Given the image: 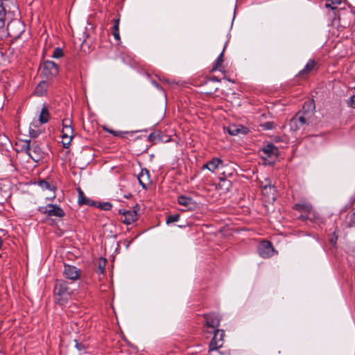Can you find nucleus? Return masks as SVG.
I'll list each match as a JSON object with an SVG mask.
<instances>
[{
	"instance_id": "nucleus-1",
	"label": "nucleus",
	"mask_w": 355,
	"mask_h": 355,
	"mask_svg": "<svg viewBox=\"0 0 355 355\" xmlns=\"http://www.w3.org/2000/svg\"><path fill=\"white\" fill-rule=\"evenodd\" d=\"M315 106L313 102H305L300 110L289 121L290 129L296 132L305 130L313 122Z\"/></svg>"
},
{
	"instance_id": "nucleus-2",
	"label": "nucleus",
	"mask_w": 355,
	"mask_h": 355,
	"mask_svg": "<svg viewBox=\"0 0 355 355\" xmlns=\"http://www.w3.org/2000/svg\"><path fill=\"white\" fill-rule=\"evenodd\" d=\"M53 293L55 302L63 304L69 300L73 291L69 287L66 281L57 279L54 285Z\"/></svg>"
},
{
	"instance_id": "nucleus-3",
	"label": "nucleus",
	"mask_w": 355,
	"mask_h": 355,
	"mask_svg": "<svg viewBox=\"0 0 355 355\" xmlns=\"http://www.w3.org/2000/svg\"><path fill=\"white\" fill-rule=\"evenodd\" d=\"M21 150L35 162H38L44 157V153L35 141L31 143L30 140L25 141Z\"/></svg>"
},
{
	"instance_id": "nucleus-4",
	"label": "nucleus",
	"mask_w": 355,
	"mask_h": 355,
	"mask_svg": "<svg viewBox=\"0 0 355 355\" xmlns=\"http://www.w3.org/2000/svg\"><path fill=\"white\" fill-rule=\"evenodd\" d=\"M203 332L205 334H212V331L218 329L221 318L214 313H205L203 315Z\"/></svg>"
},
{
	"instance_id": "nucleus-5",
	"label": "nucleus",
	"mask_w": 355,
	"mask_h": 355,
	"mask_svg": "<svg viewBox=\"0 0 355 355\" xmlns=\"http://www.w3.org/2000/svg\"><path fill=\"white\" fill-rule=\"evenodd\" d=\"M38 211L49 218H62L65 216L64 210L55 204H48L45 206L39 207Z\"/></svg>"
},
{
	"instance_id": "nucleus-6",
	"label": "nucleus",
	"mask_w": 355,
	"mask_h": 355,
	"mask_svg": "<svg viewBox=\"0 0 355 355\" xmlns=\"http://www.w3.org/2000/svg\"><path fill=\"white\" fill-rule=\"evenodd\" d=\"M6 31L9 36L17 38L24 31V25L20 20L13 19L8 23Z\"/></svg>"
},
{
	"instance_id": "nucleus-7",
	"label": "nucleus",
	"mask_w": 355,
	"mask_h": 355,
	"mask_svg": "<svg viewBox=\"0 0 355 355\" xmlns=\"http://www.w3.org/2000/svg\"><path fill=\"white\" fill-rule=\"evenodd\" d=\"M214 336L209 343V352L217 350L222 347L224 343L225 331L222 329L212 331Z\"/></svg>"
},
{
	"instance_id": "nucleus-8",
	"label": "nucleus",
	"mask_w": 355,
	"mask_h": 355,
	"mask_svg": "<svg viewBox=\"0 0 355 355\" xmlns=\"http://www.w3.org/2000/svg\"><path fill=\"white\" fill-rule=\"evenodd\" d=\"M58 71V66L54 62L50 60L44 62L42 73L47 79H51L56 76Z\"/></svg>"
},
{
	"instance_id": "nucleus-9",
	"label": "nucleus",
	"mask_w": 355,
	"mask_h": 355,
	"mask_svg": "<svg viewBox=\"0 0 355 355\" xmlns=\"http://www.w3.org/2000/svg\"><path fill=\"white\" fill-rule=\"evenodd\" d=\"M137 209V205L134 207L132 210L119 209V213L123 216L121 220L125 225L133 223L138 218Z\"/></svg>"
},
{
	"instance_id": "nucleus-10",
	"label": "nucleus",
	"mask_w": 355,
	"mask_h": 355,
	"mask_svg": "<svg viewBox=\"0 0 355 355\" xmlns=\"http://www.w3.org/2000/svg\"><path fill=\"white\" fill-rule=\"evenodd\" d=\"M259 254L262 258H269L274 252V248L268 241H262L258 245Z\"/></svg>"
},
{
	"instance_id": "nucleus-11",
	"label": "nucleus",
	"mask_w": 355,
	"mask_h": 355,
	"mask_svg": "<svg viewBox=\"0 0 355 355\" xmlns=\"http://www.w3.org/2000/svg\"><path fill=\"white\" fill-rule=\"evenodd\" d=\"M81 270L76 266L71 265H64L63 270L64 276L69 279L75 281L80 278Z\"/></svg>"
},
{
	"instance_id": "nucleus-12",
	"label": "nucleus",
	"mask_w": 355,
	"mask_h": 355,
	"mask_svg": "<svg viewBox=\"0 0 355 355\" xmlns=\"http://www.w3.org/2000/svg\"><path fill=\"white\" fill-rule=\"evenodd\" d=\"M317 62L311 59L308 61L304 67L298 73L297 76L302 78H306L309 76L310 73L316 69Z\"/></svg>"
},
{
	"instance_id": "nucleus-13",
	"label": "nucleus",
	"mask_w": 355,
	"mask_h": 355,
	"mask_svg": "<svg viewBox=\"0 0 355 355\" xmlns=\"http://www.w3.org/2000/svg\"><path fill=\"white\" fill-rule=\"evenodd\" d=\"M137 180L143 189H147L148 185L150 184L149 171L146 168L141 169L137 176Z\"/></svg>"
},
{
	"instance_id": "nucleus-14",
	"label": "nucleus",
	"mask_w": 355,
	"mask_h": 355,
	"mask_svg": "<svg viewBox=\"0 0 355 355\" xmlns=\"http://www.w3.org/2000/svg\"><path fill=\"white\" fill-rule=\"evenodd\" d=\"M223 162L218 157H214L202 166V169H207L211 172H214L220 166L223 165Z\"/></svg>"
},
{
	"instance_id": "nucleus-15",
	"label": "nucleus",
	"mask_w": 355,
	"mask_h": 355,
	"mask_svg": "<svg viewBox=\"0 0 355 355\" xmlns=\"http://www.w3.org/2000/svg\"><path fill=\"white\" fill-rule=\"evenodd\" d=\"M264 157L276 158L278 156V148L272 144H268L263 149Z\"/></svg>"
},
{
	"instance_id": "nucleus-16",
	"label": "nucleus",
	"mask_w": 355,
	"mask_h": 355,
	"mask_svg": "<svg viewBox=\"0 0 355 355\" xmlns=\"http://www.w3.org/2000/svg\"><path fill=\"white\" fill-rule=\"evenodd\" d=\"M227 132L230 135H238L239 134L245 135L248 132V129L241 125H231L227 128Z\"/></svg>"
},
{
	"instance_id": "nucleus-17",
	"label": "nucleus",
	"mask_w": 355,
	"mask_h": 355,
	"mask_svg": "<svg viewBox=\"0 0 355 355\" xmlns=\"http://www.w3.org/2000/svg\"><path fill=\"white\" fill-rule=\"evenodd\" d=\"M6 10L3 6V0H0V37L5 34Z\"/></svg>"
},
{
	"instance_id": "nucleus-18",
	"label": "nucleus",
	"mask_w": 355,
	"mask_h": 355,
	"mask_svg": "<svg viewBox=\"0 0 355 355\" xmlns=\"http://www.w3.org/2000/svg\"><path fill=\"white\" fill-rule=\"evenodd\" d=\"M78 202L79 205H90V206L94 205V202L88 198H87L85 196L83 191L80 188L78 189Z\"/></svg>"
},
{
	"instance_id": "nucleus-19",
	"label": "nucleus",
	"mask_w": 355,
	"mask_h": 355,
	"mask_svg": "<svg viewBox=\"0 0 355 355\" xmlns=\"http://www.w3.org/2000/svg\"><path fill=\"white\" fill-rule=\"evenodd\" d=\"M262 187V193L264 196L268 195V199H271L272 200H275V188L272 187L270 183L267 184L264 186H261Z\"/></svg>"
},
{
	"instance_id": "nucleus-20",
	"label": "nucleus",
	"mask_w": 355,
	"mask_h": 355,
	"mask_svg": "<svg viewBox=\"0 0 355 355\" xmlns=\"http://www.w3.org/2000/svg\"><path fill=\"white\" fill-rule=\"evenodd\" d=\"M225 49V45L223 47V51L220 53V54L217 58L216 60L214 62V64L211 69V72H214L215 71H222V64L223 62V54Z\"/></svg>"
},
{
	"instance_id": "nucleus-21",
	"label": "nucleus",
	"mask_w": 355,
	"mask_h": 355,
	"mask_svg": "<svg viewBox=\"0 0 355 355\" xmlns=\"http://www.w3.org/2000/svg\"><path fill=\"white\" fill-rule=\"evenodd\" d=\"M48 83L46 81H41L35 87V94L38 96H44L47 90Z\"/></svg>"
},
{
	"instance_id": "nucleus-22",
	"label": "nucleus",
	"mask_w": 355,
	"mask_h": 355,
	"mask_svg": "<svg viewBox=\"0 0 355 355\" xmlns=\"http://www.w3.org/2000/svg\"><path fill=\"white\" fill-rule=\"evenodd\" d=\"M49 112L46 106H44L39 116V121L42 124L46 123L49 120Z\"/></svg>"
},
{
	"instance_id": "nucleus-23",
	"label": "nucleus",
	"mask_w": 355,
	"mask_h": 355,
	"mask_svg": "<svg viewBox=\"0 0 355 355\" xmlns=\"http://www.w3.org/2000/svg\"><path fill=\"white\" fill-rule=\"evenodd\" d=\"M119 22L120 19L116 18L113 19V27H112V34L115 40H120V35H119Z\"/></svg>"
},
{
	"instance_id": "nucleus-24",
	"label": "nucleus",
	"mask_w": 355,
	"mask_h": 355,
	"mask_svg": "<svg viewBox=\"0 0 355 355\" xmlns=\"http://www.w3.org/2000/svg\"><path fill=\"white\" fill-rule=\"evenodd\" d=\"M178 202L180 205L184 207H190L193 203V199L185 196H180L178 198Z\"/></svg>"
},
{
	"instance_id": "nucleus-25",
	"label": "nucleus",
	"mask_w": 355,
	"mask_h": 355,
	"mask_svg": "<svg viewBox=\"0 0 355 355\" xmlns=\"http://www.w3.org/2000/svg\"><path fill=\"white\" fill-rule=\"evenodd\" d=\"M201 86H202L204 87L203 92L205 93L209 94H214L218 89L217 84L209 85L205 86V82L203 83V84H201Z\"/></svg>"
},
{
	"instance_id": "nucleus-26",
	"label": "nucleus",
	"mask_w": 355,
	"mask_h": 355,
	"mask_svg": "<svg viewBox=\"0 0 355 355\" xmlns=\"http://www.w3.org/2000/svg\"><path fill=\"white\" fill-rule=\"evenodd\" d=\"M38 184L39 186L43 189H45V190H50V191H53L54 190L55 187H53V185H52L51 183H49V182H47L46 180H40L38 182Z\"/></svg>"
},
{
	"instance_id": "nucleus-27",
	"label": "nucleus",
	"mask_w": 355,
	"mask_h": 355,
	"mask_svg": "<svg viewBox=\"0 0 355 355\" xmlns=\"http://www.w3.org/2000/svg\"><path fill=\"white\" fill-rule=\"evenodd\" d=\"M36 128V125L34 124V123H32L31 125H30V128H29V135L31 137H33V138H36L37 137L40 133H41V130H39V129H35Z\"/></svg>"
},
{
	"instance_id": "nucleus-28",
	"label": "nucleus",
	"mask_w": 355,
	"mask_h": 355,
	"mask_svg": "<svg viewBox=\"0 0 355 355\" xmlns=\"http://www.w3.org/2000/svg\"><path fill=\"white\" fill-rule=\"evenodd\" d=\"M340 3L341 0H327L326 7L334 10L337 8L338 6L340 4Z\"/></svg>"
},
{
	"instance_id": "nucleus-29",
	"label": "nucleus",
	"mask_w": 355,
	"mask_h": 355,
	"mask_svg": "<svg viewBox=\"0 0 355 355\" xmlns=\"http://www.w3.org/2000/svg\"><path fill=\"white\" fill-rule=\"evenodd\" d=\"M103 130H105L107 132H110V134L113 135L114 136L119 137H124L123 135L125 134L128 133V132H122V131L113 130H111V129L107 128H103Z\"/></svg>"
},
{
	"instance_id": "nucleus-30",
	"label": "nucleus",
	"mask_w": 355,
	"mask_h": 355,
	"mask_svg": "<svg viewBox=\"0 0 355 355\" xmlns=\"http://www.w3.org/2000/svg\"><path fill=\"white\" fill-rule=\"evenodd\" d=\"M73 137L62 136V146L65 148H68L71 144V140Z\"/></svg>"
},
{
	"instance_id": "nucleus-31",
	"label": "nucleus",
	"mask_w": 355,
	"mask_h": 355,
	"mask_svg": "<svg viewBox=\"0 0 355 355\" xmlns=\"http://www.w3.org/2000/svg\"><path fill=\"white\" fill-rule=\"evenodd\" d=\"M220 81V80L217 77L212 76V77L207 78L205 80V85L207 86L209 85L216 84V83H219Z\"/></svg>"
},
{
	"instance_id": "nucleus-32",
	"label": "nucleus",
	"mask_w": 355,
	"mask_h": 355,
	"mask_svg": "<svg viewBox=\"0 0 355 355\" xmlns=\"http://www.w3.org/2000/svg\"><path fill=\"white\" fill-rule=\"evenodd\" d=\"M62 136L73 137V128H62Z\"/></svg>"
},
{
	"instance_id": "nucleus-33",
	"label": "nucleus",
	"mask_w": 355,
	"mask_h": 355,
	"mask_svg": "<svg viewBox=\"0 0 355 355\" xmlns=\"http://www.w3.org/2000/svg\"><path fill=\"white\" fill-rule=\"evenodd\" d=\"M180 216L178 214L170 215L166 218V223L169 224L177 222L180 219Z\"/></svg>"
},
{
	"instance_id": "nucleus-34",
	"label": "nucleus",
	"mask_w": 355,
	"mask_h": 355,
	"mask_svg": "<svg viewBox=\"0 0 355 355\" xmlns=\"http://www.w3.org/2000/svg\"><path fill=\"white\" fill-rule=\"evenodd\" d=\"M295 207L300 211H309L311 209V206L306 204H296Z\"/></svg>"
},
{
	"instance_id": "nucleus-35",
	"label": "nucleus",
	"mask_w": 355,
	"mask_h": 355,
	"mask_svg": "<svg viewBox=\"0 0 355 355\" xmlns=\"http://www.w3.org/2000/svg\"><path fill=\"white\" fill-rule=\"evenodd\" d=\"M63 55V51L62 49L58 47L53 51L52 57L54 58H60Z\"/></svg>"
},
{
	"instance_id": "nucleus-36",
	"label": "nucleus",
	"mask_w": 355,
	"mask_h": 355,
	"mask_svg": "<svg viewBox=\"0 0 355 355\" xmlns=\"http://www.w3.org/2000/svg\"><path fill=\"white\" fill-rule=\"evenodd\" d=\"M99 207L103 210L108 211L112 209V205L111 203L106 202L101 203L99 205Z\"/></svg>"
},
{
	"instance_id": "nucleus-37",
	"label": "nucleus",
	"mask_w": 355,
	"mask_h": 355,
	"mask_svg": "<svg viewBox=\"0 0 355 355\" xmlns=\"http://www.w3.org/2000/svg\"><path fill=\"white\" fill-rule=\"evenodd\" d=\"M72 121L70 118H65L62 120V128H71Z\"/></svg>"
},
{
	"instance_id": "nucleus-38",
	"label": "nucleus",
	"mask_w": 355,
	"mask_h": 355,
	"mask_svg": "<svg viewBox=\"0 0 355 355\" xmlns=\"http://www.w3.org/2000/svg\"><path fill=\"white\" fill-rule=\"evenodd\" d=\"M105 259H102L98 262V270L101 273H103L105 270Z\"/></svg>"
},
{
	"instance_id": "nucleus-39",
	"label": "nucleus",
	"mask_w": 355,
	"mask_h": 355,
	"mask_svg": "<svg viewBox=\"0 0 355 355\" xmlns=\"http://www.w3.org/2000/svg\"><path fill=\"white\" fill-rule=\"evenodd\" d=\"M75 343H76V345H75V347L76 348L80 351V352H83L86 349V346L85 344L82 343H78L76 340H75Z\"/></svg>"
},
{
	"instance_id": "nucleus-40",
	"label": "nucleus",
	"mask_w": 355,
	"mask_h": 355,
	"mask_svg": "<svg viewBox=\"0 0 355 355\" xmlns=\"http://www.w3.org/2000/svg\"><path fill=\"white\" fill-rule=\"evenodd\" d=\"M265 130H271L275 128V123L273 122H266L261 125Z\"/></svg>"
},
{
	"instance_id": "nucleus-41",
	"label": "nucleus",
	"mask_w": 355,
	"mask_h": 355,
	"mask_svg": "<svg viewBox=\"0 0 355 355\" xmlns=\"http://www.w3.org/2000/svg\"><path fill=\"white\" fill-rule=\"evenodd\" d=\"M158 135H156L155 132L150 133L148 135V140L152 142H155L157 139Z\"/></svg>"
},
{
	"instance_id": "nucleus-42",
	"label": "nucleus",
	"mask_w": 355,
	"mask_h": 355,
	"mask_svg": "<svg viewBox=\"0 0 355 355\" xmlns=\"http://www.w3.org/2000/svg\"><path fill=\"white\" fill-rule=\"evenodd\" d=\"M350 105L352 107L355 108V95H354L351 97Z\"/></svg>"
},
{
	"instance_id": "nucleus-43",
	"label": "nucleus",
	"mask_w": 355,
	"mask_h": 355,
	"mask_svg": "<svg viewBox=\"0 0 355 355\" xmlns=\"http://www.w3.org/2000/svg\"><path fill=\"white\" fill-rule=\"evenodd\" d=\"M350 221L352 223H355V212H354L350 216Z\"/></svg>"
},
{
	"instance_id": "nucleus-44",
	"label": "nucleus",
	"mask_w": 355,
	"mask_h": 355,
	"mask_svg": "<svg viewBox=\"0 0 355 355\" xmlns=\"http://www.w3.org/2000/svg\"><path fill=\"white\" fill-rule=\"evenodd\" d=\"M125 198H130V197H132V194L131 193H128L127 195H124L123 196Z\"/></svg>"
},
{
	"instance_id": "nucleus-45",
	"label": "nucleus",
	"mask_w": 355,
	"mask_h": 355,
	"mask_svg": "<svg viewBox=\"0 0 355 355\" xmlns=\"http://www.w3.org/2000/svg\"><path fill=\"white\" fill-rule=\"evenodd\" d=\"M336 239H331L330 242L333 244H335L336 242Z\"/></svg>"
},
{
	"instance_id": "nucleus-46",
	"label": "nucleus",
	"mask_w": 355,
	"mask_h": 355,
	"mask_svg": "<svg viewBox=\"0 0 355 355\" xmlns=\"http://www.w3.org/2000/svg\"><path fill=\"white\" fill-rule=\"evenodd\" d=\"M2 245H3V240H2L1 237L0 236V249L1 248Z\"/></svg>"
},
{
	"instance_id": "nucleus-47",
	"label": "nucleus",
	"mask_w": 355,
	"mask_h": 355,
	"mask_svg": "<svg viewBox=\"0 0 355 355\" xmlns=\"http://www.w3.org/2000/svg\"><path fill=\"white\" fill-rule=\"evenodd\" d=\"M154 85L156 86V87H158V84L156 83H154Z\"/></svg>"
},
{
	"instance_id": "nucleus-48",
	"label": "nucleus",
	"mask_w": 355,
	"mask_h": 355,
	"mask_svg": "<svg viewBox=\"0 0 355 355\" xmlns=\"http://www.w3.org/2000/svg\"><path fill=\"white\" fill-rule=\"evenodd\" d=\"M154 85L156 86V87H158V84L156 83H154Z\"/></svg>"
},
{
	"instance_id": "nucleus-49",
	"label": "nucleus",
	"mask_w": 355,
	"mask_h": 355,
	"mask_svg": "<svg viewBox=\"0 0 355 355\" xmlns=\"http://www.w3.org/2000/svg\"><path fill=\"white\" fill-rule=\"evenodd\" d=\"M0 204H1V205H3V202H0Z\"/></svg>"
}]
</instances>
